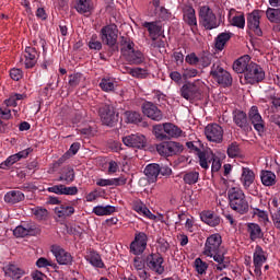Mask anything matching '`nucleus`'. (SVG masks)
<instances>
[{
    "label": "nucleus",
    "mask_w": 280,
    "mask_h": 280,
    "mask_svg": "<svg viewBox=\"0 0 280 280\" xmlns=\"http://www.w3.org/2000/svg\"><path fill=\"white\" fill-rule=\"evenodd\" d=\"M229 205L233 211L236 213H248V200L246 199V194L240 186H233L228 190Z\"/></svg>",
    "instance_id": "nucleus-1"
},
{
    "label": "nucleus",
    "mask_w": 280,
    "mask_h": 280,
    "mask_svg": "<svg viewBox=\"0 0 280 280\" xmlns=\"http://www.w3.org/2000/svg\"><path fill=\"white\" fill-rule=\"evenodd\" d=\"M120 51L129 65H141L145 60L143 52L135 49V42L130 40L129 38H125L121 42Z\"/></svg>",
    "instance_id": "nucleus-2"
},
{
    "label": "nucleus",
    "mask_w": 280,
    "mask_h": 280,
    "mask_svg": "<svg viewBox=\"0 0 280 280\" xmlns=\"http://www.w3.org/2000/svg\"><path fill=\"white\" fill-rule=\"evenodd\" d=\"M199 23L205 30H218L222 21L218 20V16L209 5H202L199 8Z\"/></svg>",
    "instance_id": "nucleus-3"
},
{
    "label": "nucleus",
    "mask_w": 280,
    "mask_h": 280,
    "mask_svg": "<svg viewBox=\"0 0 280 280\" xmlns=\"http://www.w3.org/2000/svg\"><path fill=\"white\" fill-rule=\"evenodd\" d=\"M266 78L264 68L257 63H252L249 69L241 77V84H259Z\"/></svg>",
    "instance_id": "nucleus-4"
},
{
    "label": "nucleus",
    "mask_w": 280,
    "mask_h": 280,
    "mask_svg": "<svg viewBox=\"0 0 280 280\" xmlns=\"http://www.w3.org/2000/svg\"><path fill=\"white\" fill-rule=\"evenodd\" d=\"M199 165L202 170H209V163L212 161V172H220L222 170V161L213 154V151H199L198 152Z\"/></svg>",
    "instance_id": "nucleus-5"
},
{
    "label": "nucleus",
    "mask_w": 280,
    "mask_h": 280,
    "mask_svg": "<svg viewBox=\"0 0 280 280\" xmlns=\"http://www.w3.org/2000/svg\"><path fill=\"white\" fill-rule=\"evenodd\" d=\"M101 40L108 47H115L117 45V38H119V28L116 24H107L101 28Z\"/></svg>",
    "instance_id": "nucleus-6"
},
{
    "label": "nucleus",
    "mask_w": 280,
    "mask_h": 280,
    "mask_svg": "<svg viewBox=\"0 0 280 280\" xmlns=\"http://www.w3.org/2000/svg\"><path fill=\"white\" fill-rule=\"evenodd\" d=\"M210 75L213 78L214 82H218L221 86H231V84H233L231 73L220 67L219 63L212 65Z\"/></svg>",
    "instance_id": "nucleus-7"
},
{
    "label": "nucleus",
    "mask_w": 280,
    "mask_h": 280,
    "mask_svg": "<svg viewBox=\"0 0 280 280\" xmlns=\"http://www.w3.org/2000/svg\"><path fill=\"white\" fill-rule=\"evenodd\" d=\"M156 151L161 156H176L183 152V144L176 141L161 142L156 145Z\"/></svg>",
    "instance_id": "nucleus-8"
},
{
    "label": "nucleus",
    "mask_w": 280,
    "mask_h": 280,
    "mask_svg": "<svg viewBox=\"0 0 280 280\" xmlns=\"http://www.w3.org/2000/svg\"><path fill=\"white\" fill-rule=\"evenodd\" d=\"M266 261H268V252L257 245L253 254L254 273L256 277H261V268H264Z\"/></svg>",
    "instance_id": "nucleus-9"
},
{
    "label": "nucleus",
    "mask_w": 280,
    "mask_h": 280,
    "mask_svg": "<svg viewBox=\"0 0 280 280\" xmlns=\"http://www.w3.org/2000/svg\"><path fill=\"white\" fill-rule=\"evenodd\" d=\"M261 14H264V11L261 10H254L247 15V27L250 30V32H254L256 36H262L264 32L261 31L260 21H261Z\"/></svg>",
    "instance_id": "nucleus-10"
},
{
    "label": "nucleus",
    "mask_w": 280,
    "mask_h": 280,
    "mask_svg": "<svg viewBox=\"0 0 280 280\" xmlns=\"http://www.w3.org/2000/svg\"><path fill=\"white\" fill-rule=\"evenodd\" d=\"M50 253H52L57 264L60 266H71L73 264V256H71V253L59 245H52L50 247Z\"/></svg>",
    "instance_id": "nucleus-11"
},
{
    "label": "nucleus",
    "mask_w": 280,
    "mask_h": 280,
    "mask_svg": "<svg viewBox=\"0 0 280 280\" xmlns=\"http://www.w3.org/2000/svg\"><path fill=\"white\" fill-rule=\"evenodd\" d=\"M145 264L149 270L155 272V275H163L165 272V259L161 254H151L147 257Z\"/></svg>",
    "instance_id": "nucleus-12"
},
{
    "label": "nucleus",
    "mask_w": 280,
    "mask_h": 280,
    "mask_svg": "<svg viewBox=\"0 0 280 280\" xmlns=\"http://www.w3.org/2000/svg\"><path fill=\"white\" fill-rule=\"evenodd\" d=\"M205 135L208 141L212 143H222L224 139V129L218 124H209L205 128Z\"/></svg>",
    "instance_id": "nucleus-13"
},
{
    "label": "nucleus",
    "mask_w": 280,
    "mask_h": 280,
    "mask_svg": "<svg viewBox=\"0 0 280 280\" xmlns=\"http://www.w3.org/2000/svg\"><path fill=\"white\" fill-rule=\"evenodd\" d=\"M222 246V236L219 233L210 235L205 243L203 255L211 256L219 253Z\"/></svg>",
    "instance_id": "nucleus-14"
},
{
    "label": "nucleus",
    "mask_w": 280,
    "mask_h": 280,
    "mask_svg": "<svg viewBox=\"0 0 280 280\" xmlns=\"http://www.w3.org/2000/svg\"><path fill=\"white\" fill-rule=\"evenodd\" d=\"M148 247V235L143 232H137L135 240L130 244V253L141 255Z\"/></svg>",
    "instance_id": "nucleus-15"
},
{
    "label": "nucleus",
    "mask_w": 280,
    "mask_h": 280,
    "mask_svg": "<svg viewBox=\"0 0 280 280\" xmlns=\"http://www.w3.org/2000/svg\"><path fill=\"white\" fill-rule=\"evenodd\" d=\"M132 209L133 211H136V213L142 215V218H147L148 220H154L155 222H163V214L156 217L141 200L135 201Z\"/></svg>",
    "instance_id": "nucleus-16"
},
{
    "label": "nucleus",
    "mask_w": 280,
    "mask_h": 280,
    "mask_svg": "<svg viewBox=\"0 0 280 280\" xmlns=\"http://www.w3.org/2000/svg\"><path fill=\"white\" fill-rule=\"evenodd\" d=\"M228 21L232 27H237V30H244L246 27V15L242 11L230 9Z\"/></svg>",
    "instance_id": "nucleus-17"
},
{
    "label": "nucleus",
    "mask_w": 280,
    "mask_h": 280,
    "mask_svg": "<svg viewBox=\"0 0 280 280\" xmlns=\"http://www.w3.org/2000/svg\"><path fill=\"white\" fill-rule=\"evenodd\" d=\"M248 119L253 124L255 130L261 135L264 132L266 125L264 122V118L261 114H259V108L257 106H252L248 112Z\"/></svg>",
    "instance_id": "nucleus-18"
},
{
    "label": "nucleus",
    "mask_w": 280,
    "mask_h": 280,
    "mask_svg": "<svg viewBox=\"0 0 280 280\" xmlns=\"http://www.w3.org/2000/svg\"><path fill=\"white\" fill-rule=\"evenodd\" d=\"M142 113L153 121H163V112L152 102L143 103Z\"/></svg>",
    "instance_id": "nucleus-19"
},
{
    "label": "nucleus",
    "mask_w": 280,
    "mask_h": 280,
    "mask_svg": "<svg viewBox=\"0 0 280 280\" xmlns=\"http://www.w3.org/2000/svg\"><path fill=\"white\" fill-rule=\"evenodd\" d=\"M180 95L188 102H194L200 97V88L196 83H186L180 89Z\"/></svg>",
    "instance_id": "nucleus-20"
},
{
    "label": "nucleus",
    "mask_w": 280,
    "mask_h": 280,
    "mask_svg": "<svg viewBox=\"0 0 280 280\" xmlns=\"http://www.w3.org/2000/svg\"><path fill=\"white\" fill-rule=\"evenodd\" d=\"M122 143L127 145V148H137L138 150H141V148H145L148 140L145 139V136L136 133L124 137Z\"/></svg>",
    "instance_id": "nucleus-21"
},
{
    "label": "nucleus",
    "mask_w": 280,
    "mask_h": 280,
    "mask_svg": "<svg viewBox=\"0 0 280 280\" xmlns=\"http://www.w3.org/2000/svg\"><path fill=\"white\" fill-rule=\"evenodd\" d=\"M102 122L105 126H113L115 124V108L110 105H103L98 109Z\"/></svg>",
    "instance_id": "nucleus-22"
},
{
    "label": "nucleus",
    "mask_w": 280,
    "mask_h": 280,
    "mask_svg": "<svg viewBox=\"0 0 280 280\" xmlns=\"http://www.w3.org/2000/svg\"><path fill=\"white\" fill-rule=\"evenodd\" d=\"M253 63L252 58L248 55H244L234 61L233 71H235V73H243L244 75Z\"/></svg>",
    "instance_id": "nucleus-23"
},
{
    "label": "nucleus",
    "mask_w": 280,
    "mask_h": 280,
    "mask_svg": "<svg viewBox=\"0 0 280 280\" xmlns=\"http://www.w3.org/2000/svg\"><path fill=\"white\" fill-rule=\"evenodd\" d=\"M184 21L187 25H189L191 32L196 34L198 31V19L196 18V10L194 7L184 8Z\"/></svg>",
    "instance_id": "nucleus-24"
},
{
    "label": "nucleus",
    "mask_w": 280,
    "mask_h": 280,
    "mask_svg": "<svg viewBox=\"0 0 280 280\" xmlns=\"http://www.w3.org/2000/svg\"><path fill=\"white\" fill-rule=\"evenodd\" d=\"M226 255L224 252L220 250V252H215L213 253L211 256L208 257H212L213 261H215V264H213V268L214 270H217L218 272H222V270H226V268H229V259H226Z\"/></svg>",
    "instance_id": "nucleus-25"
},
{
    "label": "nucleus",
    "mask_w": 280,
    "mask_h": 280,
    "mask_svg": "<svg viewBox=\"0 0 280 280\" xmlns=\"http://www.w3.org/2000/svg\"><path fill=\"white\" fill-rule=\"evenodd\" d=\"M38 62V51L34 47H26L24 50L25 69H34Z\"/></svg>",
    "instance_id": "nucleus-26"
},
{
    "label": "nucleus",
    "mask_w": 280,
    "mask_h": 280,
    "mask_svg": "<svg viewBox=\"0 0 280 280\" xmlns=\"http://www.w3.org/2000/svg\"><path fill=\"white\" fill-rule=\"evenodd\" d=\"M269 209L271 211L273 225L280 231V199L273 197L269 202Z\"/></svg>",
    "instance_id": "nucleus-27"
},
{
    "label": "nucleus",
    "mask_w": 280,
    "mask_h": 280,
    "mask_svg": "<svg viewBox=\"0 0 280 280\" xmlns=\"http://www.w3.org/2000/svg\"><path fill=\"white\" fill-rule=\"evenodd\" d=\"M3 271L5 277H9L10 279L18 280L22 277H25V269L19 267L14 264H9L5 267H3Z\"/></svg>",
    "instance_id": "nucleus-28"
},
{
    "label": "nucleus",
    "mask_w": 280,
    "mask_h": 280,
    "mask_svg": "<svg viewBox=\"0 0 280 280\" xmlns=\"http://www.w3.org/2000/svg\"><path fill=\"white\" fill-rule=\"evenodd\" d=\"M142 27H145V30H148L151 40H156L158 36H161V32L163 30V26L159 21L144 22L142 23Z\"/></svg>",
    "instance_id": "nucleus-29"
},
{
    "label": "nucleus",
    "mask_w": 280,
    "mask_h": 280,
    "mask_svg": "<svg viewBox=\"0 0 280 280\" xmlns=\"http://www.w3.org/2000/svg\"><path fill=\"white\" fill-rule=\"evenodd\" d=\"M240 180L244 189H248L255 183V172L249 167H243Z\"/></svg>",
    "instance_id": "nucleus-30"
},
{
    "label": "nucleus",
    "mask_w": 280,
    "mask_h": 280,
    "mask_svg": "<svg viewBox=\"0 0 280 280\" xmlns=\"http://www.w3.org/2000/svg\"><path fill=\"white\" fill-rule=\"evenodd\" d=\"M85 259L94 268H104V260H102V256L96 250L89 249L86 252Z\"/></svg>",
    "instance_id": "nucleus-31"
},
{
    "label": "nucleus",
    "mask_w": 280,
    "mask_h": 280,
    "mask_svg": "<svg viewBox=\"0 0 280 280\" xmlns=\"http://www.w3.org/2000/svg\"><path fill=\"white\" fill-rule=\"evenodd\" d=\"M166 139H178L183 137V129L172 122H164Z\"/></svg>",
    "instance_id": "nucleus-32"
},
{
    "label": "nucleus",
    "mask_w": 280,
    "mask_h": 280,
    "mask_svg": "<svg viewBox=\"0 0 280 280\" xmlns=\"http://www.w3.org/2000/svg\"><path fill=\"white\" fill-rule=\"evenodd\" d=\"M144 174L149 178L150 183H156L159 174H161V165L156 163L148 164L144 168Z\"/></svg>",
    "instance_id": "nucleus-33"
},
{
    "label": "nucleus",
    "mask_w": 280,
    "mask_h": 280,
    "mask_svg": "<svg viewBox=\"0 0 280 280\" xmlns=\"http://www.w3.org/2000/svg\"><path fill=\"white\" fill-rule=\"evenodd\" d=\"M25 200V195L21 190H11L4 195V202L8 205H16Z\"/></svg>",
    "instance_id": "nucleus-34"
},
{
    "label": "nucleus",
    "mask_w": 280,
    "mask_h": 280,
    "mask_svg": "<svg viewBox=\"0 0 280 280\" xmlns=\"http://www.w3.org/2000/svg\"><path fill=\"white\" fill-rule=\"evenodd\" d=\"M200 219L208 224V226H218L220 224V218L213 213V211H202L200 213Z\"/></svg>",
    "instance_id": "nucleus-35"
},
{
    "label": "nucleus",
    "mask_w": 280,
    "mask_h": 280,
    "mask_svg": "<svg viewBox=\"0 0 280 280\" xmlns=\"http://www.w3.org/2000/svg\"><path fill=\"white\" fill-rule=\"evenodd\" d=\"M247 233L252 242H256V240H261V237H264V231H261V226L257 223H247Z\"/></svg>",
    "instance_id": "nucleus-36"
},
{
    "label": "nucleus",
    "mask_w": 280,
    "mask_h": 280,
    "mask_svg": "<svg viewBox=\"0 0 280 280\" xmlns=\"http://www.w3.org/2000/svg\"><path fill=\"white\" fill-rule=\"evenodd\" d=\"M231 38H233V33L225 31L223 33H220L217 37H215V49H218V51H222L224 49V47L226 46V43H229V40H231Z\"/></svg>",
    "instance_id": "nucleus-37"
},
{
    "label": "nucleus",
    "mask_w": 280,
    "mask_h": 280,
    "mask_svg": "<svg viewBox=\"0 0 280 280\" xmlns=\"http://www.w3.org/2000/svg\"><path fill=\"white\" fill-rule=\"evenodd\" d=\"M55 213L59 218H71L75 213V208L68 205H60L55 208Z\"/></svg>",
    "instance_id": "nucleus-38"
},
{
    "label": "nucleus",
    "mask_w": 280,
    "mask_h": 280,
    "mask_svg": "<svg viewBox=\"0 0 280 280\" xmlns=\"http://www.w3.org/2000/svg\"><path fill=\"white\" fill-rule=\"evenodd\" d=\"M116 84L117 81L115 78L105 77L100 82V89H102L104 93H113V91H115Z\"/></svg>",
    "instance_id": "nucleus-39"
},
{
    "label": "nucleus",
    "mask_w": 280,
    "mask_h": 280,
    "mask_svg": "<svg viewBox=\"0 0 280 280\" xmlns=\"http://www.w3.org/2000/svg\"><path fill=\"white\" fill-rule=\"evenodd\" d=\"M117 211V208L115 206H95L92 210L94 215L103 217V215H113Z\"/></svg>",
    "instance_id": "nucleus-40"
},
{
    "label": "nucleus",
    "mask_w": 280,
    "mask_h": 280,
    "mask_svg": "<svg viewBox=\"0 0 280 280\" xmlns=\"http://www.w3.org/2000/svg\"><path fill=\"white\" fill-rule=\"evenodd\" d=\"M260 180L265 187H272L277 184V175L271 171H262L260 174Z\"/></svg>",
    "instance_id": "nucleus-41"
},
{
    "label": "nucleus",
    "mask_w": 280,
    "mask_h": 280,
    "mask_svg": "<svg viewBox=\"0 0 280 280\" xmlns=\"http://www.w3.org/2000/svg\"><path fill=\"white\" fill-rule=\"evenodd\" d=\"M59 183H66V185H71L75 180V171L71 167L63 168L61 175L58 178Z\"/></svg>",
    "instance_id": "nucleus-42"
},
{
    "label": "nucleus",
    "mask_w": 280,
    "mask_h": 280,
    "mask_svg": "<svg viewBox=\"0 0 280 280\" xmlns=\"http://www.w3.org/2000/svg\"><path fill=\"white\" fill-rule=\"evenodd\" d=\"M75 10L79 14H90L93 10L91 0H77Z\"/></svg>",
    "instance_id": "nucleus-43"
},
{
    "label": "nucleus",
    "mask_w": 280,
    "mask_h": 280,
    "mask_svg": "<svg viewBox=\"0 0 280 280\" xmlns=\"http://www.w3.org/2000/svg\"><path fill=\"white\" fill-rule=\"evenodd\" d=\"M233 121L238 126V128H246L248 124V117L246 116V113L242 110H235L233 113Z\"/></svg>",
    "instance_id": "nucleus-44"
},
{
    "label": "nucleus",
    "mask_w": 280,
    "mask_h": 280,
    "mask_svg": "<svg viewBox=\"0 0 280 280\" xmlns=\"http://www.w3.org/2000/svg\"><path fill=\"white\" fill-rule=\"evenodd\" d=\"M198 178H200V173L196 171L185 173L183 176V180L186 185H196V183H198Z\"/></svg>",
    "instance_id": "nucleus-45"
},
{
    "label": "nucleus",
    "mask_w": 280,
    "mask_h": 280,
    "mask_svg": "<svg viewBox=\"0 0 280 280\" xmlns=\"http://www.w3.org/2000/svg\"><path fill=\"white\" fill-rule=\"evenodd\" d=\"M194 268L198 275H207L209 264L202 260V258H196L194 261Z\"/></svg>",
    "instance_id": "nucleus-46"
},
{
    "label": "nucleus",
    "mask_w": 280,
    "mask_h": 280,
    "mask_svg": "<svg viewBox=\"0 0 280 280\" xmlns=\"http://www.w3.org/2000/svg\"><path fill=\"white\" fill-rule=\"evenodd\" d=\"M31 213L36 218V220H47L49 211L43 207H35L31 209Z\"/></svg>",
    "instance_id": "nucleus-47"
},
{
    "label": "nucleus",
    "mask_w": 280,
    "mask_h": 280,
    "mask_svg": "<svg viewBox=\"0 0 280 280\" xmlns=\"http://www.w3.org/2000/svg\"><path fill=\"white\" fill-rule=\"evenodd\" d=\"M266 16L270 23H280V9L268 8Z\"/></svg>",
    "instance_id": "nucleus-48"
},
{
    "label": "nucleus",
    "mask_w": 280,
    "mask_h": 280,
    "mask_svg": "<svg viewBox=\"0 0 280 280\" xmlns=\"http://www.w3.org/2000/svg\"><path fill=\"white\" fill-rule=\"evenodd\" d=\"M24 98H25V95L15 93L4 101V105L7 107H10V106L16 107L19 106L18 102H21V100H24Z\"/></svg>",
    "instance_id": "nucleus-49"
},
{
    "label": "nucleus",
    "mask_w": 280,
    "mask_h": 280,
    "mask_svg": "<svg viewBox=\"0 0 280 280\" xmlns=\"http://www.w3.org/2000/svg\"><path fill=\"white\" fill-rule=\"evenodd\" d=\"M153 135L159 141H165V139H167V135H165V124L155 125L153 127Z\"/></svg>",
    "instance_id": "nucleus-50"
},
{
    "label": "nucleus",
    "mask_w": 280,
    "mask_h": 280,
    "mask_svg": "<svg viewBox=\"0 0 280 280\" xmlns=\"http://www.w3.org/2000/svg\"><path fill=\"white\" fill-rule=\"evenodd\" d=\"M228 156L230 159H237V156H242V151L240 150V144H237V142H232L228 147Z\"/></svg>",
    "instance_id": "nucleus-51"
},
{
    "label": "nucleus",
    "mask_w": 280,
    "mask_h": 280,
    "mask_svg": "<svg viewBox=\"0 0 280 280\" xmlns=\"http://www.w3.org/2000/svg\"><path fill=\"white\" fill-rule=\"evenodd\" d=\"M32 228H25L23 225H19L13 230V235L15 237H27V235H32Z\"/></svg>",
    "instance_id": "nucleus-52"
},
{
    "label": "nucleus",
    "mask_w": 280,
    "mask_h": 280,
    "mask_svg": "<svg viewBox=\"0 0 280 280\" xmlns=\"http://www.w3.org/2000/svg\"><path fill=\"white\" fill-rule=\"evenodd\" d=\"M82 80H84V74L75 72L69 75L68 84L72 89H75V86L80 85V82H82Z\"/></svg>",
    "instance_id": "nucleus-53"
},
{
    "label": "nucleus",
    "mask_w": 280,
    "mask_h": 280,
    "mask_svg": "<svg viewBox=\"0 0 280 280\" xmlns=\"http://www.w3.org/2000/svg\"><path fill=\"white\" fill-rule=\"evenodd\" d=\"M254 213V218H257L258 222H261L262 224H268L269 219H268V212L259 209V208H255L253 210Z\"/></svg>",
    "instance_id": "nucleus-54"
},
{
    "label": "nucleus",
    "mask_w": 280,
    "mask_h": 280,
    "mask_svg": "<svg viewBox=\"0 0 280 280\" xmlns=\"http://www.w3.org/2000/svg\"><path fill=\"white\" fill-rule=\"evenodd\" d=\"M125 117L128 124H141V114L139 112H126Z\"/></svg>",
    "instance_id": "nucleus-55"
},
{
    "label": "nucleus",
    "mask_w": 280,
    "mask_h": 280,
    "mask_svg": "<svg viewBox=\"0 0 280 280\" xmlns=\"http://www.w3.org/2000/svg\"><path fill=\"white\" fill-rule=\"evenodd\" d=\"M129 75H131L132 78H138L140 80H143L148 78V70L143 68H131L129 69Z\"/></svg>",
    "instance_id": "nucleus-56"
},
{
    "label": "nucleus",
    "mask_w": 280,
    "mask_h": 280,
    "mask_svg": "<svg viewBox=\"0 0 280 280\" xmlns=\"http://www.w3.org/2000/svg\"><path fill=\"white\" fill-rule=\"evenodd\" d=\"M89 47L95 51H100L102 49V42L97 38V34L91 36Z\"/></svg>",
    "instance_id": "nucleus-57"
},
{
    "label": "nucleus",
    "mask_w": 280,
    "mask_h": 280,
    "mask_svg": "<svg viewBox=\"0 0 280 280\" xmlns=\"http://www.w3.org/2000/svg\"><path fill=\"white\" fill-rule=\"evenodd\" d=\"M149 16H156L158 19L165 21L170 19L171 14L170 11H167V9L162 7L156 13H149Z\"/></svg>",
    "instance_id": "nucleus-58"
},
{
    "label": "nucleus",
    "mask_w": 280,
    "mask_h": 280,
    "mask_svg": "<svg viewBox=\"0 0 280 280\" xmlns=\"http://www.w3.org/2000/svg\"><path fill=\"white\" fill-rule=\"evenodd\" d=\"M198 75V70L195 68H186L183 70V79L191 80V78H196Z\"/></svg>",
    "instance_id": "nucleus-59"
},
{
    "label": "nucleus",
    "mask_w": 280,
    "mask_h": 280,
    "mask_svg": "<svg viewBox=\"0 0 280 280\" xmlns=\"http://www.w3.org/2000/svg\"><path fill=\"white\" fill-rule=\"evenodd\" d=\"M10 78H12L15 82H19L23 78V70L19 68H13L10 70Z\"/></svg>",
    "instance_id": "nucleus-60"
},
{
    "label": "nucleus",
    "mask_w": 280,
    "mask_h": 280,
    "mask_svg": "<svg viewBox=\"0 0 280 280\" xmlns=\"http://www.w3.org/2000/svg\"><path fill=\"white\" fill-rule=\"evenodd\" d=\"M185 60L188 65H191L192 67H196V65H198V62H200V58H198V56H196V52H191V54L187 55Z\"/></svg>",
    "instance_id": "nucleus-61"
},
{
    "label": "nucleus",
    "mask_w": 280,
    "mask_h": 280,
    "mask_svg": "<svg viewBox=\"0 0 280 280\" xmlns=\"http://www.w3.org/2000/svg\"><path fill=\"white\" fill-rule=\"evenodd\" d=\"M185 229L188 233H196V223L194 221V218L187 219L185 222Z\"/></svg>",
    "instance_id": "nucleus-62"
},
{
    "label": "nucleus",
    "mask_w": 280,
    "mask_h": 280,
    "mask_svg": "<svg viewBox=\"0 0 280 280\" xmlns=\"http://www.w3.org/2000/svg\"><path fill=\"white\" fill-rule=\"evenodd\" d=\"M62 196H78V188L75 186H65L62 190Z\"/></svg>",
    "instance_id": "nucleus-63"
},
{
    "label": "nucleus",
    "mask_w": 280,
    "mask_h": 280,
    "mask_svg": "<svg viewBox=\"0 0 280 280\" xmlns=\"http://www.w3.org/2000/svg\"><path fill=\"white\" fill-rule=\"evenodd\" d=\"M36 266L37 268H48V266H54V264L51 262V260L45 257H40L39 259H37Z\"/></svg>",
    "instance_id": "nucleus-64"
}]
</instances>
